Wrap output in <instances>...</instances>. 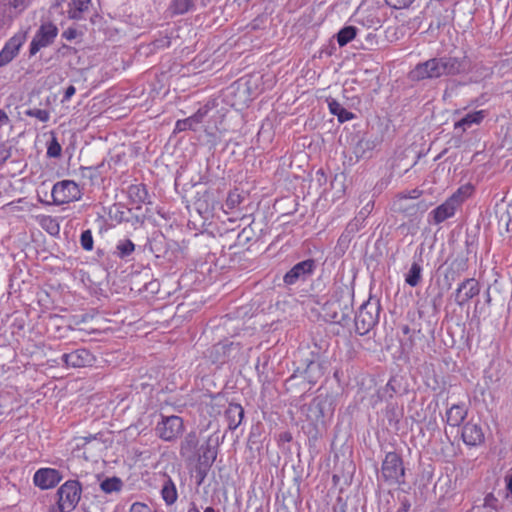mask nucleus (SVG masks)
<instances>
[{
  "instance_id": "f257e3e1",
  "label": "nucleus",
  "mask_w": 512,
  "mask_h": 512,
  "mask_svg": "<svg viewBox=\"0 0 512 512\" xmlns=\"http://www.w3.org/2000/svg\"><path fill=\"white\" fill-rule=\"evenodd\" d=\"M467 68L465 58L443 56L419 63L410 72L414 81L452 76L464 72Z\"/></svg>"
},
{
  "instance_id": "f03ea898",
  "label": "nucleus",
  "mask_w": 512,
  "mask_h": 512,
  "mask_svg": "<svg viewBox=\"0 0 512 512\" xmlns=\"http://www.w3.org/2000/svg\"><path fill=\"white\" fill-rule=\"evenodd\" d=\"M352 297L342 288L336 290L331 298L322 306V316L325 321L346 326L352 314Z\"/></svg>"
},
{
  "instance_id": "7ed1b4c3",
  "label": "nucleus",
  "mask_w": 512,
  "mask_h": 512,
  "mask_svg": "<svg viewBox=\"0 0 512 512\" xmlns=\"http://www.w3.org/2000/svg\"><path fill=\"white\" fill-rule=\"evenodd\" d=\"M380 306L377 301L368 300L363 303L355 316L356 332L363 336L367 334L378 322Z\"/></svg>"
},
{
  "instance_id": "20e7f679",
  "label": "nucleus",
  "mask_w": 512,
  "mask_h": 512,
  "mask_svg": "<svg viewBox=\"0 0 512 512\" xmlns=\"http://www.w3.org/2000/svg\"><path fill=\"white\" fill-rule=\"evenodd\" d=\"M404 467L401 457L396 452L386 454L381 467L380 477L390 485L404 482Z\"/></svg>"
},
{
  "instance_id": "39448f33",
  "label": "nucleus",
  "mask_w": 512,
  "mask_h": 512,
  "mask_svg": "<svg viewBox=\"0 0 512 512\" xmlns=\"http://www.w3.org/2000/svg\"><path fill=\"white\" fill-rule=\"evenodd\" d=\"M82 493L81 484L76 480H68L57 491L60 512H70L78 504Z\"/></svg>"
},
{
  "instance_id": "423d86ee",
  "label": "nucleus",
  "mask_w": 512,
  "mask_h": 512,
  "mask_svg": "<svg viewBox=\"0 0 512 512\" xmlns=\"http://www.w3.org/2000/svg\"><path fill=\"white\" fill-rule=\"evenodd\" d=\"M51 195L54 204L63 205L80 200L82 193L77 183L72 180H63L54 184Z\"/></svg>"
},
{
  "instance_id": "0eeeda50",
  "label": "nucleus",
  "mask_w": 512,
  "mask_h": 512,
  "mask_svg": "<svg viewBox=\"0 0 512 512\" xmlns=\"http://www.w3.org/2000/svg\"><path fill=\"white\" fill-rule=\"evenodd\" d=\"M465 198L466 192L462 188L458 189L457 192L430 213L433 216L434 223L440 224L452 217Z\"/></svg>"
},
{
  "instance_id": "6e6552de",
  "label": "nucleus",
  "mask_w": 512,
  "mask_h": 512,
  "mask_svg": "<svg viewBox=\"0 0 512 512\" xmlns=\"http://www.w3.org/2000/svg\"><path fill=\"white\" fill-rule=\"evenodd\" d=\"M58 35V28L51 22L44 23L37 30L30 43L29 53L35 55L41 48L51 45Z\"/></svg>"
},
{
  "instance_id": "1a4fd4ad",
  "label": "nucleus",
  "mask_w": 512,
  "mask_h": 512,
  "mask_svg": "<svg viewBox=\"0 0 512 512\" xmlns=\"http://www.w3.org/2000/svg\"><path fill=\"white\" fill-rule=\"evenodd\" d=\"M76 448L83 450V457L86 460H93L100 456L101 452L106 448L102 440V434H94L76 439Z\"/></svg>"
},
{
  "instance_id": "9d476101",
  "label": "nucleus",
  "mask_w": 512,
  "mask_h": 512,
  "mask_svg": "<svg viewBox=\"0 0 512 512\" xmlns=\"http://www.w3.org/2000/svg\"><path fill=\"white\" fill-rule=\"evenodd\" d=\"M183 420L179 416L162 417L156 426L157 435L164 441H173L183 432Z\"/></svg>"
},
{
  "instance_id": "9b49d317",
  "label": "nucleus",
  "mask_w": 512,
  "mask_h": 512,
  "mask_svg": "<svg viewBox=\"0 0 512 512\" xmlns=\"http://www.w3.org/2000/svg\"><path fill=\"white\" fill-rule=\"evenodd\" d=\"M316 261L306 259L295 264L285 275L283 281L287 285H294L300 281H306L315 271Z\"/></svg>"
},
{
  "instance_id": "f8f14e48",
  "label": "nucleus",
  "mask_w": 512,
  "mask_h": 512,
  "mask_svg": "<svg viewBox=\"0 0 512 512\" xmlns=\"http://www.w3.org/2000/svg\"><path fill=\"white\" fill-rule=\"evenodd\" d=\"M27 38V33L19 31L14 34L0 51V68L9 64L19 53Z\"/></svg>"
},
{
  "instance_id": "ddd939ff",
  "label": "nucleus",
  "mask_w": 512,
  "mask_h": 512,
  "mask_svg": "<svg viewBox=\"0 0 512 512\" xmlns=\"http://www.w3.org/2000/svg\"><path fill=\"white\" fill-rule=\"evenodd\" d=\"M240 350L239 344L230 342V341H224L215 344L210 350H209V359L216 364H223L226 361H228L230 358H234L236 353H238Z\"/></svg>"
},
{
  "instance_id": "4468645a",
  "label": "nucleus",
  "mask_w": 512,
  "mask_h": 512,
  "mask_svg": "<svg viewBox=\"0 0 512 512\" xmlns=\"http://www.w3.org/2000/svg\"><path fill=\"white\" fill-rule=\"evenodd\" d=\"M27 7L26 0H0V22L10 25Z\"/></svg>"
},
{
  "instance_id": "2eb2a0df",
  "label": "nucleus",
  "mask_w": 512,
  "mask_h": 512,
  "mask_svg": "<svg viewBox=\"0 0 512 512\" xmlns=\"http://www.w3.org/2000/svg\"><path fill=\"white\" fill-rule=\"evenodd\" d=\"M61 480V473L53 468H40L33 476L35 486L42 490L54 488Z\"/></svg>"
},
{
  "instance_id": "dca6fc26",
  "label": "nucleus",
  "mask_w": 512,
  "mask_h": 512,
  "mask_svg": "<svg viewBox=\"0 0 512 512\" xmlns=\"http://www.w3.org/2000/svg\"><path fill=\"white\" fill-rule=\"evenodd\" d=\"M393 205L395 211L404 214L406 217H417L428 209V205L424 201L414 203L408 201V198L405 197H397Z\"/></svg>"
},
{
  "instance_id": "f3484780",
  "label": "nucleus",
  "mask_w": 512,
  "mask_h": 512,
  "mask_svg": "<svg viewBox=\"0 0 512 512\" xmlns=\"http://www.w3.org/2000/svg\"><path fill=\"white\" fill-rule=\"evenodd\" d=\"M479 292L480 285L476 279H465L456 290L455 301L459 306H463Z\"/></svg>"
},
{
  "instance_id": "a211bd4d",
  "label": "nucleus",
  "mask_w": 512,
  "mask_h": 512,
  "mask_svg": "<svg viewBox=\"0 0 512 512\" xmlns=\"http://www.w3.org/2000/svg\"><path fill=\"white\" fill-rule=\"evenodd\" d=\"M62 361L73 368L85 367L92 363L93 355L87 349H77L63 354Z\"/></svg>"
},
{
  "instance_id": "6ab92c4d",
  "label": "nucleus",
  "mask_w": 512,
  "mask_h": 512,
  "mask_svg": "<svg viewBox=\"0 0 512 512\" xmlns=\"http://www.w3.org/2000/svg\"><path fill=\"white\" fill-rule=\"evenodd\" d=\"M462 439L469 446H477L484 441V433L479 424L468 422L463 426Z\"/></svg>"
},
{
  "instance_id": "aec40b11",
  "label": "nucleus",
  "mask_w": 512,
  "mask_h": 512,
  "mask_svg": "<svg viewBox=\"0 0 512 512\" xmlns=\"http://www.w3.org/2000/svg\"><path fill=\"white\" fill-rule=\"evenodd\" d=\"M199 439L195 432L188 433L180 446V455L188 461L195 460L198 454Z\"/></svg>"
},
{
  "instance_id": "412c9836",
  "label": "nucleus",
  "mask_w": 512,
  "mask_h": 512,
  "mask_svg": "<svg viewBox=\"0 0 512 512\" xmlns=\"http://www.w3.org/2000/svg\"><path fill=\"white\" fill-rule=\"evenodd\" d=\"M206 114H207L206 108L198 109L197 112L194 113L192 116H190L186 119L178 120L175 125V131H177V132L186 131V130H194L195 131L197 125H199L203 121Z\"/></svg>"
},
{
  "instance_id": "4be33fe9",
  "label": "nucleus",
  "mask_w": 512,
  "mask_h": 512,
  "mask_svg": "<svg viewBox=\"0 0 512 512\" xmlns=\"http://www.w3.org/2000/svg\"><path fill=\"white\" fill-rule=\"evenodd\" d=\"M91 0H71L68 4L67 14L70 19H84V14L89 10Z\"/></svg>"
},
{
  "instance_id": "5701e85b",
  "label": "nucleus",
  "mask_w": 512,
  "mask_h": 512,
  "mask_svg": "<svg viewBox=\"0 0 512 512\" xmlns=\"http://www.w3.org/2000/svg\"><path fill=\"white\" fill-rule=\"evenodd\" d=\"M130 200L140 208L142 204L150 203L149 194L146 186L143 184H133L128 188Z\"/></svg>"
},
{
  "instance_id": "b1692460",
  "label": "nucleus",
  "mask_w": 512,
  "mask_h": 512,
  "mask_svg": "<svg viewBox=\"0 0 512 512\" xmlns=\"http://www.w3.org/2000/svg\"><path fill=\"white\" fill-rule=\"evenodd\" d=\"M244 409L239 404H230L225 411V418L230 430H235L242 422Z\"/></svg>"
},
{
  "instance_id": "393cba45",
  "label": "nucleus",
  "mask_w": 512,
  "mask_h": 512,
  "mask_svg": "<svg viewBox=\"0 0 512 512\" xmlns=\"http://www.w3.org/2000/svg\"><path fill=\"white\" fill-rule=\"evenodd\" d=\"M161 496L167 505H172L177 501L178 492L173 480L166 476L161 488Z\"/></svg>"
},
{
  "instance_id": "a878e982",
  "label": "nucleus",
  "mask_w": 512,
  "mask_h": 512,
  "mask_svg": "<svg viewBox=\"0 0 512 512\" xmlns=\"http://www.w3.org/2000/svg\"><path fill=\"white\" fill-rule=\"evenodd\" d=\"M466 414L467 412L463 406L453 405L446 413L447 423L453 427L459 426L465 419Z\"/></svg>"
},
{
  "instance_id": "bb28decb",
  "label": "nucleus",
  "mask_w": 512,
  "mask_h": 512,
  "mask_svg": "<svg viewBox=\"0 0 512 512\" xmlns=\"http://www.w3.org/2000/svg\"><path fill=\"white\" fill-rule=\"evenodd\" d=\"M484 118L483 111H476L466 114L461 120L455 123V129H461L464 132L472 124H479Z\"/></svg>"
},
{
  "instance_id": "cd10ccee",
  "label": "nucleus",
  "mask_w": 512,
  "mask_h": 512,
  "mask_svg": "<svg viewBox=\"0 0 512 512\" xmlns=\"http://www.w3.org/2000/svg\"><path fill=\"white\" fill-rule=\"evenodd\" d=\"M328 107L331 114L338 117L339 122L343 123L354 118V114L346 110L339 102L334 99L328 101Z\"/></svg>"
},
{
  "instance_id": "c85d7f7f",
  "label": "nucleus",
  "mask_w": 512,
  "mask_h": 512,
  "mask_svg": "<svg viewBox=\"0 0 512 512\" xmlns=\"http://www.w3.org/2000/svg\"><path fill=\"white\" fill-rule=\"evenodd\" d=\"M421 280L422 266L418 262H413L405 276V282L411 287H416L420 284Z\"/></svg>"
},
{
  "instance_id": "c756f323",
  "label": "nucleus",
  "mask_w": 512,
  "mask_h": 512,
  "mask_svg": "<svg viewBox=\"0 0 512 512\" xmlns=\"http://www.w3.org/2000/svg\"><path fill=\"white\" fill-rule=\"evenodd\" d=\"M358 29L354 26H345L337 34V42L340 47L347 45L357 35Z\"/></svg>"
},
{
  "instance_id": "7c9ffc66",
  "label": "nucleus",
  "mask_w": 512,
  "mask_h": 512,
  "mask_svg": "<svg viewBox=\"0 0 512 512\" xmlns=\"http://www.w3.org/2000/svg\"><path fill=\"white\" fill-rule=\"evenodd\" d=\"M194 7V0H173L170 9L173 14L181 15Z\"/></svg>"
},
{
  "instance_id": "2f4dec72",
  "label": "nucleus",
  "mask_w": 512,
  "mask_h": 512,
  "mask_svg": "<svg viewBox=\"0 0 512 512\" xmlns=\"http://www.w3.org/2000/svg\"><path fill=\"white\" fill-rule=\"evenodd\" d=\"M135 250L134 243L129 239L120 240L116 245V254L120 258L131 255Z\"/></svg>"
},
{
  "instance_id": "473e14b6",
  "label": "nucleus",
  "mask_w": 512,
  "mask_h": 512,
  "mask_svg": "<svg viewBox=\"0 0 512 512\" xmlns=\"http://www.w3.org/2000/svg\"><path fill=\"white\" fill-rule=\"evenodd\" d=\"M296 372L299 373V369ZM316 372H320V365L317 362L310 361L307 364V367L300 372L299 376L307 380L309 383H315L314 374Z\"/></svg>"
},
{
  "instance_id": "72a5a7b5",
  "label": "nucleus",
  "mask_w": 512,
  "mask_h": 512,
  "mask_svg": "<svg viewBox=\"0 0 512 512\" xmlns=\"http://www.w3.org/2000/svg\"><path fill=\"white\" fill-rule=\"evenodd\" d=\"M101 489L106 492V493H112V492H115V491H119L122 487V482L120 479L116 478V477H113V478H108V479H105L102 483H101Z\"/></svg>"
},
{
  "instance_id": "f704fd0d",
  "label": "nucleus",
  "mask_w": 512,
  "mask_h": 512,
  "mask_svg": "<svg viewBox=\"0 0 512 512\" xmlns=\"http://www.w3.org/2000/svg\"><path fill=\"white\" fill-rule=\"evenodd\" d=\"M62 147L55 136L52 137L47 146V156L49 158H59L61 156Z\"/></svg>"
},
{
  "instance_id": "c9c22d12",
  "label": "nucleus",
  "mask_w": 512,
  "mask_h": 512,
  "mask_svg": "<svg viewBox=\"0 0 512 512\" xmlns=\"http://www.w3.org/2000/svg\"><path fill=\"white\" fill-rule=\"evenodd\" d=\"M242 201H243V198L237 190L231 191L228 194V197L226 199L225 207L228 210H232V209L236 208L237 206H239Z\"/></svg>"
},
{
  "instance_id": "e433bc0d",
  "label": "nucleus",
  "mask_w": 512,
  "mask_h": 512,
  "mask_svg": "<svg viewBox=\"0 0 512 512\" xmlns=\"http://www.w3.org/2000/svg\"><path fill=\"white\" fill-rule=\"evenodd\" d=\"M25 115L35 117L41 122H47L50 119V113L45 109L31 108L25 111Z\"/></svg>"
},
{
  "instance_id": "4c0bfd02",
  "label": "nucleus",
  "mask_w": 512,
  "mask_h": 512,
  "mask_svg": "<svg viewBox=\"0 0 512 512\" xmlns=\"http://www.w3.org/2000/svg\"><path fill=\"white\" fill-rule=\"evenodd\" d=\"M80 243L84 250L90 251L93 249V236L90 230H85L82 232L80 237Z\"/></svg>"
},
{
  "instance_id": "58836bf2",
  "label": "nucleus",
  "mask_w": 512,
  "mask_h": 512,
  "mask_svg": "<svg viewBox=\"0 0 512 512\" xmlns=\"http://www.w3.org/2000/svg\"><path fill=\"white\" fill-rule=\"evenodd\" d=\"M43 228H45L51 235L59 232V225L54 218L51 216L45 217L42 222Z\"/></svg>"
},
{
  "instance_id": "ea45409f",
  "label": "nucleus",
  "mask_w": 512,
  "mask_h": 512,
  "mask_svg": "<svg viewBox=\"0 0 512 512\" xmlns=\"http://www.w3.org/2000/svg\"><path fill=\"white\" fill-rule=\"evenodd\" d=\"M452 267L458 272H464L468 268V258L465 256H458L452 262Z\"/></svg>"
},
{
  "instance_id": "a19ab883",
  "label": "nucleus",
  "mask_w": 512,
  "mask_h": 512,
  "mask_svg": "<svg viewBox=\"0 0 512 512\" xmlns=\"http://www.w3.org/2000/svg\"><path fill=\"white\" fill-rule=\"evenodd\" d=\"M415 0H385L387 5L394 9H405L411 6Z\"/></svg>"
},
{
  "instance_id": "79ce46f5",
  "label": "nucleus",
  "mask_w": 512,
  "mask_h": 512,
  "mask_svg": "<svg viewBox=\"0 0 512 512\" xmlns=\"http://www.w3.org/2000/svg\"><path fill=\"white\" fill-rule=\"evenodd\" d=\"M11 155V146L6 142H0V165L6 162Z\"/></svg>"
},
{
  "instance_id": "37998d69",
  "label": "nucleus",
  "mask_w": 512,
  "mask_h": 512,
  "mask_svg": "<svg viewBox=\"0 0 512 512\" xmlns=\"http://www.w3.org/2000/svg\"><path fill=\"white\" fill-rule=\"evenodd\" d=\"M421 195V191L418 189H413L406 193H401L398 195V197H405L408 198V201H412L414 199H417Z\"/></svg>"
},
{
  "instance_id": "c03bdc74",
  "label": "nucleus",
  "mask_w": 512,
  "mask_h": 512,
  "mask_svg": "<svg viewBox=\"0 0 512 512\" xmlns=\"http://www.w3.org/2000/svg\"><path fill=\"white\" fill-rule=\"evenodd\" d=\"M78 36V31L75 28H68L62 33V37L66 40H73Z\"/></svg>"
},
{
  "instance_id": "a18cd8bd",
  "label": "nucleus",
  "mask_w": 512,
  "mask_h": 512,
  "mask_svg": "<svg viewBox=\"0 0 512 512\" xmlns=\"http://www.w3.org/2000/svg\"><path fill=\"white\" fill-rule=\"evenodd\" d=\"M497 502V499L494 497L493 494H488L486 495L485 499H484V507L485 508H492L493 510H495V504Z\"/></svg>"
},
{
  "instance_id": "49530a36",
  "label": "nucleus",
  "mask_w": 512,
  "mask_h": 512,
  "mask_svg": "<svg viewBox=\"0 0 512 512\" xmlns=\"http://www.w3.org/2000/svg\"><path fill=\"white\" fill-rule=\"evenodd\" d=\"M76 92V89L73 85H70L66 88L65 90V93H64V96H63V102L64 101H69L71 99V97L75 94Z\"/></svg>"
},
{
  "instance_id": "de8ad7c7",
  "label": "nucleus",
  "mask_w": 512,
  "mask_h": 512,
  "mask_svg": "<svg viewBox=\"0 0 512 512\" xmlns=\"http://www.w3.org/2000/svg\"><path fill=\"white\" fill-rule=\"evenodd\" d=\"M10 119L7 115V113L0 109V128L7 125L9 123Z\"/></svg>"
},
{
  "instance_id": "09e8293b",
  "label": "nucleus",
  "mask_w": 512,
  "mask_h": 512,
  "mask_svg": "<svg viewBox=\"0 0 512 512\" xmlns=\"http://www.w3.org/2000/svg\"><path fill=\"white\" fill-rule=\"evenodd\" d=\"M506 489L512 496V472H509L505 476Z\"/></svg>"
},
{
  "instance_id": "8fccbe9b",
  "label": "nucleus",
  "mask_w": 512,
  "mask_h": 512,
  "mask_svg": "<svg viewBox=\"0 0 512 512\" xmlns=\"http://www.w3.org/2000/svg\"><path fill=\"white\" fill-rule=\"evenodd\" d=\"M145 509H147V506L139 502H136L131 506V512H142Z\"/></svg>"
},
{
  "instance_id": "3c124183",
  "label": "nucleus",
  "mask_w": 512,
  "mask_h": 512,
  "mask_svg": "<svg viewBox=\"0 0 512 512\" xmlns=\"http://www.w3.org/2000/svg\"><path fill=\"white\" fill-rule=\"evenodd\" d=\"M170 42L168 40H160L155 43L156 47H165L169 46Z\"/></svg>"
},
{
  "instance_id": "603ef678",
  "label": "nucleus",
  "mask_w": 512,
  "mask_h": 512,
  "mask_svg": "<svg viewBox=\"0 0 512 512\" xmlns=\"http://www.w3.org/2000/svg\"><path fill=\"white\" fill-rule=\"evenodd\" d=\"M375 38H376V35H375V34H373V33H369V34L367 35L366 40H367L371 45H373V44L375 43Z\"/></svg>"
},
{
  "instance_id": "864d4df0",
  "label": "nucleus",
  "mask_w": 512,
  "mask_h": 512,
  "mask_svg": "<svg viewBox=\"0 0 512 512\" xmlns=\"http://www.w3.org/2000/svg\"><path fill=\"white\" fill-rule=\"evenodd\" d=\"M187 512H200L194 503L191 504V507L187 510Z\"/></svg>"
},
{
  "instance_id": "5fc2aeb1",
  "label": "nucleus",
  "mask_w": 512,
  "mask_h": 512,
  "mask_svg": "<svg viewBox=\"0 0 512 512\" xmlns=\"http://www.w3.org/2000/svg\"><path fill=\"white\" fill-rule=\"evenodd\" d=\"M204 512H216L213 507H207Z\"/></svg>"
},
{
  "instance_id": "6e6d98bb",
  "label": "nucleus",
  "mask_w": 512,
  "mask_h": 512,
  "mask_svg": "<svg viewBox=\"0 0 512 512\" xmlns=\"http://www.w3.org/2000/svg\"><path fill=\"white\" fill-rule=\"evenodd\" d=\"M297 377H298V375H297V374H293V375L288 379V381H287V382H290V381H292L293 379H295V378H297Z\"/></svg>"
},
{
  "instance_id": "4d7b16f0",
  "label": "nucleus",
  "mask_w": 512,
  "mask_h": 512,
  "mask_svg": "<svg viewBox=\"0 0 512 512\" xmlns=\"http://www.w3.org/2000/svg\"><path fill=\"white\" fill-rule=\"evenodd\" d=\"M66 0H56V3L57 5H61L63 2H65Z\"/></svg>"
},
{
  "instance_id": "13d9d810",
  "label": "nucleus",
  "mask_w": 512,
  "mask_h": 512,
  "mask_svg": "<svg viewBox=\"0 0 512 512\" xmlns=\"http://www.w3.org/2000/svg\"><path fill=\"white\" fill-rule=\"evenodd\" d=\"M486 300H487V302H488V303L491 301V298H490V294H489V292H487Z\"/></svg>"
},
{
  "instance_id": "bf43d9fd",
  "label": "nucleus",
  "mask_w": 512,
  "mask_h": 512,
  "mask_svg": "<svg viewBox=\"0 0 512 512\" xmlns=\"http://www.w3.org/2000/svg\"><path fill=\"white\" fill-rule=\"evenodd\" d=\"M408 330H409V328L406 326V327L404 328V332H405V333H407V332H408Z\"/></svg>"
}]
</instances>
